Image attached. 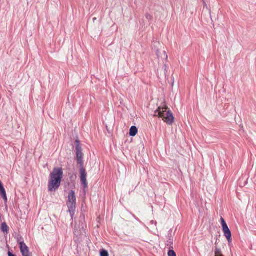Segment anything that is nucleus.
<instances>
[{
  "label": "nucleus",
  "mask_w": 256,
  "mask_h": 256,
  "mask_svg": "<svg viewBox=\"0 0 256 256\" xmlns=\"http://www.w3.org/2000/svg\"><path fill=\"white\" fill-rule=\"evenodd\" d=\"M63 174L62 168H54L52 172L50 175L48 182V192H54L59 188L63 178Z\"/></svg>",
  "instance_id": "nucleus-1"
},
{
  "label": "nucleus",
  "mask_w": 256,
  "mask_h": 256,
  "mask_svg": "<svg viewBox=\"0 0 256 256\" xmlns=\"http://www.w3.org/2000/svg\"><path fill=\"white\" fill-rule=\"evenodd\" d=\"M154 116L162 118L164 122L168 125H172L174 122V117L173 114L166 106L158 107L154 112Z\"/></svg>",
  "instance_id": "nucleus-2"
},
{
  "label": "nucleus",
  "mask_w": 256,
  "mask_h": 256,
  "mask_svg": "<svg viewBox=\"0 0 256 256\" xmlns=\"http://www.w3.org/2000/svg\"><path fill=\"white\" fill-rule=\"evenodd\" d=\"M75 144L76 152V160L77 161V163L80 166H84V154L82 152V148L80 144V141L78 138H77L76 140Z\"/></svg>",
  "instance_id": "nucleus-3"
},
{
  "label": "nucleus",
  "mask_w": 256,
  "mask_h": 256,
  "mask_svg": "<svg viewBox=\"0 0 256 256\" xmlns=\"http://www.w3.org/2000/svg\"><path fill=\"white\" fill-rule=\"evenodd\" d=\"M80 166V181L82 184L84 186V188H88V182L86 180V176H87V173L86 172V170L84 166Z\"/></svg>",
  "instance_id": "nucleus-4"
},
{
  "label": "nucleus",
  "mask_w": 256,
  "mask_h": 256,
  "mask_svg": "<svg viewBox=\"0 0 256 256\" xmlns=\"http://www.w3.org/2000/svg\"><path fill=\"white\" fill-rule=\"evenodd\" d=\"M20 248L22 256H30L28 248L24 242H20Z\"/></svg>",
  "instance_id": "nucleus-5"
},
{
  "label": "nucleus",
  "mask_w": 256,
  "mask_h": 256,
  "mask_svg": "<svg viewBox=\"0 0 256 256\" xmlns=\"http://www.w3.org/2000/svg\"><path fill=\"white\" fill-rule=\"evenodd\" d=\"M224 236L229 243L232 242V233L228 226L222 228Z\"/></svg>",
  "instance_id": "nucleus-6"
},
{
  "label": "nucleus",
  "mask_w": 256,
  "mask_h": 256,
  "mask_svg": "<svg viewBox=\"0 0 256 256\" xmlns=\"http://www.w3.org/2000/svg\"><path fill=\"white\" fill-rule=\"evenodd\" d=\"M67 205L70 216L72 218H73L76 209V203L68 202Z\"/></svg>",
  "instance_id": "nucleus-7"
},
{
  "label": "nucleus",
  "mask_w": 256,
  "mask_h": 256,
  "mask_svg": "<svg viewBox=\"0 0 256 256\" xmlns=\"http://www.w3.org/2000/svg\"><path fill=\"white\" fill-rule=\"evenodd\" d=\"M68 202L76 203V197L74 190H72L70 192L68 196Z\"/></svg>",
  "instance_id": "nucleus-8"
},
{
  "label": "nucleus",
  "mask_w": 256,
  "mask_h": 256,
  "mask_svg": "<svg viewBox=\"0 0 256 256\" xmlns=\"http://www.w3.org/2000/svg\"><path fill=\"white\" fill-rule=\"evenodd\" d=\"M138 133V128L135 126H132L130 130V135L132 136H135Z\"/></svg>",
  "instance_id": "nucleus-9"
},
{
  "label": "nucleus",
  "mask_w": 256,
  "mask_h": 256,
  "mask_svg": "<svg viewBox=\"0 0 256 256\" xmlns=\"http://www.w3.org/2000/svg\"><path fill=\"white\" fill-rule=\"evenodd\" d=\"M1 230L4 232L8 233V227L6 222H2L1 225Z\"/></svg>",
  "instance_id": "nucleus-10"
},
{
  "label": "nucleus",
  "mask_w": 256,
  "mask_h": 256,
  "mask_svg": "<svg viewBox=\"0 0 256 256\" xmlns=\"http://www.w3.org/2000/svg\"><path fill=\"white\" fill-rule=\"evenodd\" d=\"M108 252L107 250L102 249L100 252V256H108Z\"/></svg>",
  "instance_id": "nucleus-11"
},
{
  "label": "nucleus",
  "mask_w": 256,
  "mask_h": 256,
  "mask_svg": "<svg viewBox=\"0 0 256 256\" xmlns=\"http://www.w3.org/2000/svg\"><path fill=\"white\" fill-rule=\"evenodd\" d=\"M215 256H218L220 254H222L220 248L216 247L214 251Z\"/></svg>",
  "instance_id": "nucleus-12"
},
{
  "label": "nucleus",
  "mask_w": 256,
  "mask_h": 256,
  "mask_svg": "<svg viewBox=\"0 0 256 256\" xmlns=\"http://www.w3.org/2000/svg\"><path fill=\"white\" fill-rule=\"evenodd\" d=\"M0 194L2 196V198H3L4 201L5 202H7L8 201V198H7V196H6V192H2Z\"/></svg>",
  "instance_id": "nucleus-13"
},
{
  "label": "nucleus",
  "mask_w": 256,
  "mask_h": 256,
  "mask_svg": "<svg viewBox=\"0 0 256 256\" xmlns=\"http://www.w3.org/2000/svg\"><path fill=\"white\" fill-rule=\"evenodd\" d=\"M5 189L4 187L3 184L2 182L0 180V194L5 192Z\"/></svg>",
  "instance_id": "nucleus-14"
},
{
  "label": "nucleus",
  "mask_w": 256,
  "mask_h": 256,
  "mask_svg": "<svg viewBox=\"0 0 256 256\" xmlns=\"http://www.w3.org/2000/svg\"><path fill=\"white\" fill-rule=\"evenodd\" d=\"M168 256H176V252L173 250H170L168 252Z\"/></svg>",
  "instance_id": "nucleus-15"
},
{
  "label": "nucleus",
  "mask_w": 256,
  "mask_h": 256,
  "mask_svg": "<svg viewBox=\"0 0 256 256\" xmlns=\"http://www.w3.org/2000/svg\"><path fill=\"white\" fill-rule=\"evenodd\" d=\"M146 18L148 20H151L152 19V16L148 13L146 14Z\"/></svg>",
  "instance_id": "nucleus-16"
},
{
  "label": "nucleus",
  "mask_w": 256,
  "mask_h": 256,
  "mask_svg": "<svg viewBox=\"0 0 256 256\" xmlns=\"http://www.w3.org/2000/svg\"><path fill=\"white\" fill-rule=\"evenodd\" d=\"M220 221H221V224L222 226V228L226 226H228L226 222H225L224 220L222 218H221Z\"/></svg>",
  "instance_id": "nucleus-17"
},
{
  "label": "nucleus",
  "mask_w": 256,
  "mask_h": 256,
  "mask_svg": "<svg viewBox=\"0 0 256 256\" xmlns=\"http://www.w3.org/2000/svg\"><path fill=\"white\" fill-rule=\"evenodd\" d=\"M16 240H17L18 242L20 244V242H22V240H23V238L20 235H18L16 238Z\"/></svg>",
  "instance_id": "nucleus-18"
},
{
  "label": "nucleus",
  "mask_w": 256,
  "mask_h": 256,
  "mask_svg": "<svg viewBox=\"0 0 256 256\" xmlns=\"http://www.w3.org/2000/svg\"><path fill=\"white\" fill-rule=\"evenodd\" d=\"M162 54H164V56L166 59L168 58V56H167V54H166L165 51H163L162 52Z\"/></svg>",
  "instance_id": "nucleus-19"
},
{
  "label": "nucleus",
  "mask_w": 256,
  "mask_h": 256,
  "mask_svg": "<svg viewBox=\"0 0 256 256\" xmlns=\"http://www.w3.org/2000/svg\"><path fill=\"white\" fill-rule=\"evenodd\" d=\"M8 256H16L15 254H12V252H8Z\"/></svg>",
  "instance_id": "nucleus-20"
},
{
  "label": "nucleus",
  "mask_w": 256,
  "mask_h": 256,
  "mask_svg": "<svg viewBox=\"0 0 256 256\" xmlns=\"http://www.w3.org/2000/svg\"><path fill=\"white\" fill-rule=\"evenodd\" d=\"M159 53H160V51L158 50L156 52V54L158 56V58H160V56L159 54Z\"/></svg>",
  "instance_id": "nucleus-21"
},
{
  "label": "nucleus",
  "mask_w": 256,
  "mask_h": 256,
  "mask_svg": "<svg viewBox=\"0 0 256 256\" xmlns=\"http://www.w3.org/2000/svg\"><path fill=\"white\" fill-rule=\"evenodd\" d=\"M106 130H108V132L109 134H110V130H109V129H108V126H106Z\"/></svg>",
  "instance_id": "nucleus-22"
},
{
  "label": "nucleus",
  "mask_w": 256,
  "mask_h": 256,
  "mask_svg": "<svg viewBox=\"0 0 256 256\" xmlns=\"http://www.w3.org/2000/svg\"><path fill=\"white\" fill-rule=\"evenodd\" d=\"M96 18H93V20H96Z\"/></svg>",
  "instance_id": "nucleus-23"
},
{
  "label": "nucleus",
  "mask_w": 256,
  "mask_h": 256,
  "mask_svg": "<svg viewBox=\"0 0 256 256\" xmlns=\"http://www.w3.org/2000/svg\"><path fill=\"white\" fill-rule=\"evenodd\" d=\"M218 256H223V255L222 254H220Z\"/></svg>",
  "instance_id": "nucleus-24"
}]
</instances>
